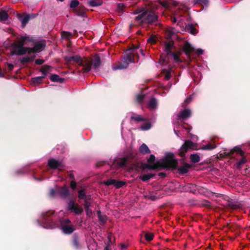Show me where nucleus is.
Returning a JSON list of instances; mask_svg holds the SVG:
<instances>
[{
	"label": "nucleus",
	"instance_id": "nucleus-23",
	"mask_svg": "<svg viewBox=\"0 0 250 250\" xmlns=\"http://www.w3.org/2000/svg\"><path fill=\"white\" fill-rule=\"evenodd\" d=\"M8 18L7 13L4 11H0V21H5Z\"/></svg>",
	"mask_w": 250,
	"mask_h": 250
},
{
	"label": "nucleus",
	"instance_id": "nucleus-45",
	"mask_svg": "<svg viewBox=\"0 0 250 250\" xmlns=\"http://www.w3.org/2000/svg\"><path fill=\"white\" fill-rule=\"evenodd\" d=\"M70 186L73 188L74 189L76 187V184L74 181H71L70 183Z\"/></svg>",
	"mask_w": 250,
	"mask_h": 250
},
{
	"label": "nucleus",
	"instance_id": "nucleus-51",
	"mask_svg": "<svg viewBox=\"0 0 250 250\" xmlns=\"http://www.w3.org/2000/svg\"><path fill=\"white\" fill-rule=\"evenodd\" d=\"M196 52L198 54H202L203 53V51L201 49H198Z\"/></svg>",
	"mask_w": 250,
	"mask_h": 250
},
{
	"label": "nucleus",
	"instance_id": "nucleus-55",
	"mask_svg": "<svg viewBox=\"0 0 250 250\" xmlns=\"http://www.w3.org/2000/svg\"><path fill=\"white\" fill-rule=\"evenodd\" d=\"M245 162L244 159L239 162V165H240Z\"/></svg>",
	"mask_w": 250,
	"mask_h": 250
},
{
	"label": "nucleus",
	"instance_id": "nucleus-34",
	"mask_svg": "<svg viewBox=\"0 0 250 250\" xmlns=\"http://www.w3.org/2000/svg\"><path fill=\"white\" fill-rule=\"evenodd\" d=\"M79 4V1H78L77 0H73L71 2L70 6V7H71V8H75L77 6H78Z\"/></svg>",
	"mask_w": 250,
	"mask_h": 250
},
{
	"label": "nucleus",
	"instance_id": "nucleus-8",
	"mask_svg": "<svg viewBox=\"0 0 250 250\" xmlns=\"http://www.w3.org/2000/svg\"><path fill=\"white\" fill-rule=\"evenodd\" d=\"M68 208L77 214H81L83 210L79 205L75 204V203L72 201L69 203Z\"/></svg>",
	"mask_w": 250,
	"mask_h": 250
},
{
	"label": "nucleus",
	"instance_id": "nucleus-35",
	"mask_svg": "<svg viewBox=\"0 0 250 250\" xmlns=\"http://www.w3.org/2000/svg\"><path fill=\"white\" fill-rule=\"evenodd\" d=\"M151 127V125L149 123H147L145 125L140 126V128L142 130H146Z\"/></svg>",
	"mask_w": 250,
	"mask_h": 250
},
{
	"label": "nucleus",
	"instance_id": "nucleus-2",
	"mask_svg": "<svg viewBox=\"0 0 250 250\" xmlns=\"http://www.w3.org/2000/svg\"><path fill=\"white\" fill-rule=\"evenodd\" d=\"M155 160L154 155H151L148 159V164L146 165L145 167L155 169L160 167H175L177 165V162L172 154H168L164 159L154 163Z\"/></svg>",
	"mask_w": 250,
	"mask_h": 250
},
{
	"label": "nucleus",
	"instance_id": "nucleus-14",
	"mask_svg": "<svg viewBox=\"0 0 250 250\" xmlns=\"http://www.w3.org/2000/svg\"><path fill=\"white\" fill-rule=\"evenodd\" d=\"M87 60H90L91 62V65H92L95 68L98 67L100 65V59L98 56H95L92 59L87 58Z\"/></svg>",
	"mask_w": 250,
	"mask_h": 250
},
{
	"label": "nucleus",
	"instance_id": "nucleus-22",
	"mask_svg": "<svg viewBox=\"0 0 250 250\" xmlns=\"http://www.w3.org/2000/svg\"><path fill=\"white\" fill-rule=\"evenodd\" d=\"M52 68L49 66H43L42 67L41 72L44 75H46L51 71Z\"/></svg>",
	"mask_w": 250,
	"mask_h": 250
},
{
	"label": "nucleus",
	"instance_id": "nucleus-40",
	"mask_svg": "<svg viewBox=\"0 0 250 250\" xmlns=\"http://www.w3.org/2000/svg\"><path fill=\"white\" fill-rule=\"evenodd\" d=\"M124 7H125V6L123 3H119L117 6L118 10L119 11H122L124 9Z\"/></svg>",
	"mask_w": 250,
	"mask_h": 250
},
{
	"label": "nucleus",
	"instance_id": "nucleus-13",
	"mask_svg": "<svg viewBox=\"0 0 250 250\" xmlns=\"http://www.w3.org/2000/svg\"><path fill=\"white\" fill-rule=\"evenodd\" d=\"M62 229L64 234H69L74 231L75 228L73 226L66 225L62 227Z\"/></svg>",
	"mask_w": 250,
	"mask_h": 250
},
{
	"label": "nucleus",
	"instance_id": "nucleus-53",
	"mask_svg": "<svg viewBox=\"0 0 250 250\" xmlns=\"http://www.w3.org/2000/svg\"><path fill=\"white\" fill-rule=\"evenodd\" d=\"M199 2H203L204 3H206V2H207V0H197Z\"/></svg>",
	"mask_w": 250,
	"mask_h": 250
},
{
	"label": "nucleus",
	"instance_id": "nucleus-5",
	"mask_svg": "<svg viewBox=\"0 0 250 250\" xmlns=\"http://www.w3.org/2000/svg\"><path fill=\"white\" fill-rule=\"evenodd\" d=\"M137 48L133 49H129L127 52L126 53V56H125L122 60V63L119 65H113L112 66V69L114 70H116L118 69H123L126 68L128 64L133 61H134V55L135 54L134 49Z\"/></svg>",
	"mask_w": 250,
	"mask_h": 250
},
{
	"label": "nucleus",
	"instance_id": "nucleus-33",
	"mask_svg": "<svg viewBox=\"0 0 250 250\" xmlns=\"http://www.w3.org/2000/svg\"><path fill=\"white\" fill-rule=\"evenodd\" d=\"M145 237L146 241H150L153 239V234L151 233H146Z\"/></svg>",
	"mask_w": 250,
	"mask_h": 250
},
{
	"label": "nucleus",
	"instance_id": "nucleus-7",
	"mask_svg": "<svg viewBox=\"0 0 250 250\" xmlns=\"http://www.w3.org/2000/svg\"><path fill=\"white\" fill-rule=\"evenodd\" d=\"M190 149H196V146L195 144L193 143L190 141H186L184 144L181 146L180 149V154L181 156H183L184 154Z\"/></svg>",
	"mask_w": 250,
	"mask_h": 250
},
{
	"label": "nucleus",
	"instance_id": "nucleus-15",
	"mask_svg": "<svg viewBox=\"0 0 250 250\" xmlns=\"http://www.w3.org/2000/svg\"><path fill=\"white\" fill-rule=\"evenodd\" d=\"M190 166L188 164H185L183 166L179 167L178 169V171L181 174H185L188 171V169L190 168Z\"/></svg>",
	"mask_w": 250,
	"mask_h": 250
},
{
	"label": "nucleus",
	"instance_id": "nucleus-24",
	"mask_svg": "<svg viewBox=\"0 0 250 250\" xmlns=\"http://www.w3.org/2000/svg\"><path fill=\"white\" fill-rule=\"evenodd\" d=\"M157 106V102L156 100L154 98H152L150 101V102L148 104V107L150 109H154Z\"/></svg>",
	"mask_w": 250,
	"mask_h": 250
},
{
	"label": "nucleus",
	"instance_id": "nucleus-16",
	"mask_svg": "<svg viewBox=\"0 0 250 250\" xmlns=\"http://www.w3.org/2000/svg\"><path fill=\"white\" fill-rule=\"evenodd\" d=\"M126 163V159L125 158H122L119 159L118 160H116L113 164V166L117 164L118 167H124Z\"/></svg>",
	"mask_w": 250,
	"mask_h": 250
},
{
	"label": "nucleus",
	"instance_id": "nucleus-21",
	"mask_svg": "<svg viewBox=\"0 0 250 250\" xmlns=\"http://www.w3.org/2000/svg\"><path fill=\"white\" fill-rule=\"evenodd\" d=\"M68 190L65 187L61 188L59 191V194L62 197L66 196L68 194Z\"/></svg>",
	"mask_w": 250,
	"mask_h": 250
},
{
	"label": "nucleus",
	"instance_id": "nucleus-49",
	"mask_svg": "<svg viewBox=\"0 0 250 250\" xmlns=\"http://www.w3.org/2000/svg\"><path fill=\"white\" fill-rule=\"evenodd\" d=\"M191 33L192 34H195L196 33L195 29H194L193 27H191Z\"/></svg>",
	"mask_w": 250,
	"mask_h": 250
},
{
	"label": "nucleus",
	"instance_id": "nucleus-1",
	"mask_svg": "<svg viewBox=\"0 0 250 250\" xmlns=\"http://www.w3.org/2000/svg\"><path fill=\"white\" fill-rule=\"evenodd\" d=\"M31 41L32 39L26 35L17 38L11 45V53L18 55L28 53L29 56L23 57L22 59V62L32 61L35 57L34 53L42 51L45 46V43L44 41H40L36 42L33 48L24 47L27 42Z\"/></svg>",
	"mask_w": 250,
	"mask_h": 250
},
{
	"label": "nucleus",
	"instance_id": "nucleus-46",
	"mask_svg": "<svg viewBox=\"0 0 250 250\" xmlns=\"http://www.w3.org/2000/svg\"><path fill=\"white\" fill-rule=\"evenodd\" d=\"M56 193V191L54 189H51L50 192V195L51 197H54L55 196Z\"/></svg>",
	"mask_w": 250,
	"mask_h": 250
},
{
	"label": "nucleus",
	"instance_id": "nucleus-20",
	"mask_svg": "<svg viewBox=\"0 0 250 250\" xmlns=\"http://www.w3.org/2000/svg\"><path fill=\"white\" fill-rule=\"evenodd\" d=\"M140 151L141 153H142L143 154H146V153H150V150H149L148 147L145 144H143V145H142L140 147Z\"/></svg>",
	"mask_w": 250,
	"mask_h": 250
},
{
	"label": "nucleus",
	"instance_id": "nucleus-10",
	"mask_svg": "<svg viewBox=\"0 0 250 250\" xmlns=\"http://www.w3.org/2000/svg\"><path fill=\"white\" fill-rule=\"evenodd\" d=\"M183 50L185 54L189 57L191 54L194 52L195 49L188 42H186L183 46Z\"/></svg>",
	"mask_w": 250,
	"mask_h": 250
},
{
	"label": "nucleus",
	"instance_id": "nucleus-38",
	"mask_svg": "<svg viewBox=\"0 0 250 250\" xmlns=\"http://www.w3.org/2000/svg\"><path fill=\"white\" fill-rule=\"evenodd\" d=\"M159 2L165 7H167L168 6V3L167 1H163L162 0H159Z\"/></svg>",
	"mask_w": 250,
	"mask_h": 250
},
{
	"label": "nucleus",
	"instance_id": "nucleus-12",
	"mask_svg": "<svg viewBox=\"0 0 250 250\" xmlns=\"http://www.w3.org/2000/svg\"><path fill=\"white\" fill-rule=\"evenodd\" d=\"M191 115V111L188 109L182 110L177 115L178 119H186L189 117Z\"/></svg>",
	"mask_w": 250,
	"mask_h": 250
},
{
	"label": "nucleus",
	"instance_id": "nucleus-41",
	"mask_svg": "<svg viewBox=\"0 0 250 250\" xmlns=\"http://www.w3.org/2000/svg\"><path fill=\"white\" fill-rule=\"evenodd\" d=\"M177 21H180V20L178 19V13H174V16L172 19V21L176 22Z\"/></svg>",
	"mask_w": 250,
	"mask_h": 250
},
{
	"label": "nucleus",
	"instance_id": "nucleus-57",
	"mask_svg": "<svg viewBox=\"0 0 250 250\" xmlns=\"http://www.w3.org/2000/svg\"><path fill=\"white\" fill-rule=\"evenodd\" d=\"M66 222L68 223L70 222V221L69 220H66Z\"/></svg>",
	"mask_w": 250,
	"mask_h": 250
},
{
	"label": "nucleus",
	"instance_id": "nucleus-31",
	"mask_svg": "<svg viewBox=\"0 0 250 250\" xmlns=\"http://www.w3.org/2000/svg\"><path fill=\"white\" fill-rule=\"evenodd\" d=\"M163 71L164 72V73H165V79L167 80H169L170 79V78L171 77V75H170L171 70L170 69L166 70V69H164Z\"/></svg>",
	"mask_w": 250,
	"mask_h": 250
},
{
	"label": "nucleus",
	"instance_id": "nucleus-43",
	"mask_svg": "<svg viewBox=\"0 0 250 250\" xmlns=\"http://www.w3.org/2000/svg\"><path fill=\"white\" fill-rule=\"evenodd\" d=\"M85 211H86L87 215L88 216H90L92 214V210L91 209H90L89 208H85Z\"/></svg>",
	"mask_w": 250,
	"mask_h": 250
},
{
	"label": "nucleus",
	"instance_id": "nucleus-3",
	"mask_svg": "<svg viewBox=\"0 0 250 250\" xmlns=\"http://www.w3.org/2000/svg\"><path fill=\"white\" fill-rule=\"evenodd\" d=\"M154 9L152 6H148L145 8H141L136 13L142 12L136 17L135 21L137 23L144 26V24H150L154 22L157 19V15L154 13Z\"/></svg>",
	"mask_w": 250,
	"mask_h": 250
},
{
	"label": "nucleus",
	"instance_id": "nucleus-11",
	"mask_svg": "<svg viewBox=\"0 0 250 250\" xmlns=\"http://www.w3.org/2000/svg\"><path fill=\"white\" fill-rule=\"evenodd\" d=\"M104 184L106 185H114L116 188H120L122 187L124 184L125 183L122 181H117L115 180L114 179H109L107 180L106 181L104 182Z\"/></svg>",
	"mask_w": 250,
	"mask_h": 250
},
{
	"label": "nucleus",
	"instance_id": "nucleus-36",
	"mask_svg": "<svg viewBox=\"0 0 250 250\" xmlns=\"http://www.w3.org/2000/svg\"><path fill=\"white\" fill-rule=\"evenodd\" d=\"M78 197L81 199H83L85 197V192L84 190H81L79 192Z\"/></svg>",
	"mask_w": 250,
	"mask_h": 250
},
{
	"label": "nucleus",
	"instance_id": "nucleus-47",
	"mask_svg": "<svg viewBox=\"0 0 250 250\" xmlns=\"http://www.w3.org/2000/svg\"><path fill=\"white\" fill-rule=\"evenodd\" d=\"M167 32H168V36L169 37H170L173 33V32L172 30H171L170 29H167Z\"/></svg>",
	"mask_w": 250,
	"mask_h": 250
},
{
	"label": "nucleus",
	"instance_id": "nucleus-54",
	"mask_svg": "<svg viewBox=\"0 0 250 250\" xmlns=\"http://www.w3.org/2000/svg\"><path fill=\"white\" fill-rule=\"evenodd\" d=\"M188 186L189 188H190L191 187L194 188L195 187L194 185H192V184H189L188 185Z\"/></svg>",
	"mask_w": 250,
	"mask_h": 250
},
{
	"label": "nucleus",
	"instance_id": "nucleus-18",
	"mask_svg": "<svg viewBox=\"0 0 250 250\" xmlns=\"http://www.w3.org/2000/svg\"><path fill=\"white\" fill-rule=\"evenodd\" d=\"M88 4L92 7L98 6L101 5L102 3V0H89L88 1Z\"/></svg>",
	"mask_w": 250,
	"mask_h": 250
},
{
	"label": "nucleus",
	"instance_id": "nucleus-28",
	"mask_svg": "<svg viewBox=\"0 0 250 250\" xmlns=\"http://www.w3.org/2000/svg\"><path fill=\"white\" fill-rule=\"evenodd\" d=\"M190 158L193 163H197L200 161V157L197 154H191Z\"/></svg>",
	"mask_w": 250,
	"mask_h": 250
},
{
	"label": "nucleus",
	"instance_id": "nucleus-17",
	"mask_svg": "<svg viewBox=\"0 0 250 250\" xmlns=\"http://www.w3.org/2000/svg\"><path fill=\"white\" fill-rule=\"evenodd\" d=\"M30 18V16L29 15H27L23 16H20L19 19L21 22L22 26L24 27L26 23L28 22L29 19Z\"/></svg>",
	"mask_w": 250,
	"mask_h": 250
},
{
	"label": "nucleus",
	"instance_id": "nucleus-42",
	"mask_svg": "<svg viewBox=\"0 0 250 250\" xmlns=\"http://www.w3.org/2000/svg\"><path fill=\"white\" fill-rule=\"evenodd\" d=\"M44 62V61L43 60H42V59H37L36 61H35V62L37 64H38V65H40V64H42Z\"/></svg>",
	"mask_w": 250,
	"mask_h": 250
},
{
	"label": "nucleus",
	"instance_id": "nucleus-48",
	"mask_svg": "<svg viewBox=\"0 0 250 250\" xmlns=\"http://www.w3.org/2000/svg\"><path fill=\"white\" fill-rule=\"evenodd\" d=\"M234 150L235 151H238V152H239L240 154H242V153H243L242 150H240L239 148H234Z\"/></svg>",
	"mask_w": 250,
	"mask_h": 250
},
{
	"label": "nucleus",
	"instance_id": "nucleus-32",
	"mask_svg": "<svg viewBox=\"0 0 250 250\" xmlns=\"http://www.w3.org/2000/svg\"><path fill=\"white\" fill-rule=\"evenodd\" d=\"M62 37L63 39H69L71 36V34L68 32L62 31L61 33Z\"/></svg>",
	"mask_w": 250,
	"mask_h": 250
},
{
	"label": "nucleus",
	"instance_id": "nucleus-39",
	"mask_svg": "<svg viewBox=\"0 0 250 250\" xmlns=\"http://www.w3.org/2000/svg\"><path fill=\"white\" fill-rule=\"evenodd\" d=\"M144 97V94H139L137 97V100L138 102L139 103L143 101Z\"/></svg>",
	"mask_w": 250,
	"mask_h": 250
},
{
	"label": "nucleus",
	"instance_id": "nucleus-19",
	"mask_svg": "<svg viewBox=\"0 0 250 250\" xmlns=\"http://www.w3.org/2000/svg\"><path fill=\"white\" fill-rule=\"evenodd\" d=\"M76 13L80 16L84 17L85 16V12L84 8L83 7L79 6L76 10Z\"/></svg>",
	"mask_w": 250,
	"mask_h": 250
},
{
	"label": "nucleus",
	"instance_id": "nucleus-37",
	"mask_svg": "<svg viewBox=\"0 0 250 250\" xmlns=\"http://www.w3.org/2000/svg\"><path fill=\"white\" fill-rule=\"evenodd\" d=\"M131 119L136 121H140L143 120V118L140 115L132 116Z\"/></svg>",
	"mask_w": 250,
	"mask_h": 250
},
{
	"label": "nucleus",
	"instance_id": "nucleus-25",
	"mask_svg": "<svg viewBox=\"0 0 250 250\" xmlns=\"http://www.w3.org/2000/svg\"><path fill=\"white\" fill-rule=\"evenodd\" d=\"M50 80L53 82H62L63 79L60 78L59 76L57 75H52L50 77Z\"/></svg>",
	"mask_w": 250,
	"mask_h": 250
},
{
	"label": "nucleus",
	"instance_id": "nucleus-4",
	"mask_svg": "<svg viewBox=\"0 0 250 250\" xmlns=\"http://www.w3.org/2000/svg\"><path fill=\"white\" fill-rule=\"evenodd\" d=\"M65 60L70 63H76L79 65L83 66L84 72H88L91 68V62L90 60L85 58L83 60L78 55L72 57H67Z\"/></svg>",
	"mask_w": 250,
	"mask_h": 250
},
{
	"label": "nucleus",
	"instance_id": "nucleus-9",
	"mask_svg": "<svg viewBox=\"0 0 250 250\" xmlns=\"http://www.w3.org/2000/svg\"><path fill=\"white\" fill-rule=\"evenodd\" d=\"M48 166L51 168H58L59 170L62 169L63 167V165L62 162H59L53 159L48 161Z\"/></svg>",
	"mask_w": 250,
	"mask_h": 250
},
{
	"label": "nucleus",
	"instance_id": "nucleus-30",
	"mask_svg": "<svg viewBox=\"0 0 250 250\" xmlns=\"http://www.w3.org/2000/svg\"><path fill=\"white\" fill-rule=\"evenodd\" d=\"M98 216L99 220L103 223L105 222L106 220V216L104 215H102L100 211L98 212Z\"/></svg>",
	"mask_w": 250,
	"mask_h": 250
},
{
	"label": "nucleus",
	"instance_id": "nucleus-52",
	"mask_svg": "<svg viewBox=\"0 0 250 250\" xmlns=\"http://www.w3.org/2000/svg\"><path fill=\"white\" fill-rule=\"evenodd\" d=\"M190 100H191V97H189L186 99L185 102H189L190 101Z\"/></svg>",
	"mask_w": 250,
	"mask_h": 250
},
{
	"label": "nucleus",
	"instance_id": "nucleus-50",
	"mask_svg": "<svg viewBox=\"0 0 250 250\" xmlns=\"http://www.w3.org/2000/svg\"><path fill=\"white\" fill-rule=\"evenodd\" d=\"M44 77H37V78H35L34 79V82H35L38 80H41L42 78H43Z\"/></svg>",
	"mask_w": 250,
	"mask_h": 250
},
{
	"label": "nucleus",
	"instance_id": "nucleus-44",
	"mask_svg": "<svg viewBox=\"0 0 250 250\" xmlns=\"http://www.w3.org/2000/svg\"><path fill=\"white\" fill-rule=\"evenodd\" d=\"M84 208H89V207H90V202H89V201H88V200H85V203H84Z\"/></svg>",
	"mask_w": 250,
	"mask_h": 250
},
{
	"label": "nucleus",
	"instance_id": "nucleus-26",
	"mask_svg": "<svg viewBox=\"0 0 250 250\" xmlns=\"http://www.w3.org/2000/svg\"><path fill=\"white\" fill-rule=\"evenodd\" d=\"M157 40L158 38L155 35H152L147 39V42L150 44H154Z\"/></svg>",
	"mask_w": 250,
	"mask_h": 250
},
{
	"label": "nucleus",
	"instance_id": "nucleus-6",
	"mask_svg": "<svg viewBox=\"0 0 250 250\" xmlns=\"http://www.w3.org/2000/svg\"><path fill=\"white\" fill-rule=\"evenodd\" d=\"M172 43L168 42L165 45V51L167 53V56L164 58L162 56L160 58V62L162 64L166 63H167V60L168 59L169 56H171L173 57L175 62L179 63L182 62L181 60L179 58V56L181 53V52H178L176 53H171L170 50L172 48Z\"/></svg>",
	"mask_w": 250,
	"mask_h": 250
},
{
	"label": "nucleus",
	"instance_id": "nucleus-27",
	"mask_svg": "<svg viewBox=\"0 0 250 250\" xmlns=\"http://www.w3.org/2000/svg\"><path fill=\"white\" fill-rule=\"evenodd\" d=\"M216 147L214 144H208L202 147V149L204 150H211Z\"/></svg>",
	"mask_w": 250,
	"mask_h": 250
},
{
	"label": "nucleus",
	"instance_id": "nucleus-56",
	"mask_svg": "<svg viewBox=\"0 0 250 250\" xmlns=\"http://www.w3.org/2000/svg\"><path fill=\"white\" fill-rule=\"evenodd\" d=\"M188 191H189V192H194V190H192V189H188Z\"/></svg>",
	"mask_w": 250,
	"mask_h": 250
},
{
	"label": "nucleus",
	"instance_id": "nucleus-29",
	"mask_svg": "<svg viewBox=\"0 0 250 250\" xmlns=\"http://www.w3.org/2000/svg\"><path fill=\"white\" fill-rule=\"evenodd\" d=\"M153 175L151 174H144L140 176V178L143 181H146L153 177Z\"/></svg>",
	"mask_w": 250,
	"mask_h": 250
}]
</instances>
